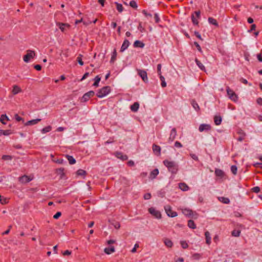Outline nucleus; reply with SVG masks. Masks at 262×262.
<instances>
[{
  "label": "nucleus",
  "instance_id": "cd10ccee",
  "mask_svg": "<svg viewBox=\"0 0 262 262\" xmlns=\"http://www.w3.org/2000/svg\"><path fill=\"white\" fill-rule=\"evenodd\" d=\"M219 200L222 202L223 203H224V204H229L230 203V200L228 198H225V197H223V196H222V197H219Z\"/></svg>",
  "mask_w": 262,
  "mask_h": 262
},
{
  "label": "nucleus",
  "instance_id": "e2e57ef3",
  "mask_svg": "<svg viewBox=\"0 0 262 262\" xmlns=\"http://www.w3.org/2000/svg\"><path fill=\"white\" fill-rule=\"evenodd\" d=\"M190 156L191 157L194 159V160H196V161H198V157L196 155H195V154H190Z\"/></svg>",
  "mask_w": 262,
  "mask_h": 262
},
{
  "label": "nucleus",
  "instance_id": "72a5a7b5",
  "mask_svg": "<svg viewBox=\"0 0 262 262\" xmlns=\"http://www.w3.org/2000/svg\"><path fill=\"white\" fill-rule=\"evenodd\" d=\"M208 21L211 24L215 25V26H218V23L216 20L212 17H209Z\"/></svg>",
  "mask_w": 262,
  "mask_h": 262
},
{
  "label": "nucleus",
  "instance_id": "393cba45",
  "mask_svg": "<svg viewBox=\"0 0 262 262\" xmlns=\"http://www.w3.org/2000/svg\"><path fill=\"white\" fill-rule=\"evenodd\" d=\"M215 174L217 177L222 178L224 175V171L220 169H215Z\"/></svg>",
  "mask_w": 262,
  "mask_h": 262
},
{
  "label": "nucleus",
  "instance_id": "39448f33",
  "mask_svg": "<svg viewBox=\"0 0 262 262\" xmlns=\"http://www.w3.org/2000/svg\"><path fill=\"white\" fill-rule=\"evenodd\" d=\"M149 212L154 216L158 219H160L161 218V212L156 210L154 207H150L148 209Z\"/></svg>",
  "mask_w": 262,
  "mask_h": 262
},
{
  "label": "nucleus",
  "instance_id": "f704fd0d",
  "mask_svg": "<svg viewBox=\"0 0 262 262\" xmlns=\"http://www.w3.org/2000/svg\"><path fill=\"white\" fill-rule=\"evenodd\" d=\"M51 129H52V127L51 126L49 125V126L42 128L41 129V132L42 134H45V133L50 132L51 130Z\"/></svg>",
  "mask_w": 262,
  "mask_h": 262
},
{
  "label": "nucleus",
  "instance_id": "69168bd1",
  "mask_svg": "<svg viewBox=\"0 0 262 262\" xmlns=\"http://www.w3.org/2000/svg\"><path fill=\"white\" fill-rule=\"evenodd\" d=\"M139 247V245L138 244H136L134 246V247L132 249V252H135L137 250V248Z\"/></svg>",
  "mask_w": 262,
  "mask_h": 262
},
{
  "label": "nucleus",
  "instance_id": "9b49d317",
  "mask_svg": "<svg viewBox=\"0 0 262 262\" xmlns=\"http://www.w3.org/2000/svg\"><path fill=\"white\" fill-rule=\"evenodd\" d=\"M115 155L117 158L122 161H124L127 159V156L126 155H123V153L121 152L117 151L115 153Z\"/></svg>",
  "mask_w": 262,
  "mask_h": 262
},
{
  "label": "nucleus",
  "instance_id": "2f4dec72",
  "mask_svg": "<svg viewBox=\"0 0 262 262\" xmlns=\"http://www.w3.org/2000/svg\"><path fill=\"white\" fill-rule=\"evenodd\" d=\"M139 103L138 102H135L132 105V112H137L139 108Z\"/></svg>",
  "mask_w": 262,
  "mask_h": 262
},
{
  "label": "nucleus",
  "instance_id": "bb28decb",
  "mask_svg": "<svg viewBox=\"0 0 262 262\" xmlns=\"http://www.w3.org/2000/svg\"><path fill=\"white\" fill-rule=\"evenodd\" d=\"M191 104L192 106H193V107L196 111H199L200 110V107H199L198 103L194 100L193 99L191 101Z\"/></svg>",
  "mask_w": 262,
  "mask_h": 262
},
{
  "label": "nucleus",
  "instance_id": "bf43d9fd",
  "mask_svg": "<svg viewBox=\"0 0 262 262\" xmlns=\"http://www.w3.org/2000/svg\"><path fill=\"white\" fill-rule=\"evenodd\" d=\"M174 146H175V147H178V148H180V147H182V144L180 142H179V141H176L175 142Z\"/></svg>",
  "mask_w": 262,
  "mask_h": 262
},
{
  "label": "nucleus",
  "instance_id": "4468645a",
  "mask_svg": "<svg viewBox=\"0 0 262 262\" xmlns=\"http://www.w3.org/2000/svg\"><path fill=\"white\" fill-rule=\"evenodd\" d=\"M152 150L154 152L157 156H159L161 154V147L159 145L153 144Z\"/></svg>",
  "mask_w": 262,
  "mask_h": 262
},
{
  "label": "nucleus",
  "instance_id": "f257e3e1",
  "mask_svg": "<svg viewBox=\"0 0 262 262\" xmlns=\"http://www.w3.org/2000/svg\"><path fill=\"white\" fill-rule=\"evenodd\" d=\"M163 164L167 168L168 171L172 174H176L179 170V165L173 161L165 160L163 161Z\"/></svg>",
  "mask_w": 262,
  "mask_h": 262
},
{
  "label": "nucleus",
  "instance_id": "f3484780",
  "mask_svg": "<svg viewBox=\"0 0 262 262\" xmlns=\"http://www.w3.org/2000/svg\"><path fill=\"white\" fill-rule=\"evenodd\" d=\"M159 170L157 168L154 169L150 173L149 175V178L151 180H153L156 178L157 175L159 174Z\"/></svg>",
  "mask_w": 262,
  "mask_h": 262
},
{
  "label": "nucleus",
  "instance_id": "a19ab883",
  "mask_svg": "<svg viewBox=\"0 0 262 262\" xmlns=\"http://www.w3.org/2000/svg\"><path fill=\"white\" fill-rule=\"evenodd\" d=\"M86 173V172L83 169H79L77 171V174L78 176H85Z\"/></svg>",
  "mask_w": 262,
  "mask_h": 262
},
{
  "label": "nucleus",
  "instance_id": "603ef678",
  "mask_svg": "<svg viewBox=\"0 0 262 262\" xmlns=\"http://www.w3.org/2000/svg\"><path fill=\"white\" fill-rule=\"evenodd\" d=\"M116 56H117V52H116V50L115 49L114 50L113 54L112 56V58H111V61L116 59Z\"/></svg>",
  "mask_w": 262,
  "mask_h": 262
},
{
  "label": "nucleus",
  "instance_id": "e433bc0d",
  "mask_svg": "<svg viewBox=\"0 0 262 262\" xmlns=\"http://www.w3.org/2000/svg\"><path fill=\"white\" fill-rule=\"evenodd\" d=\"M160 79L161 81V86L163 88H165L166 86V83L165 81V78L164 77L162 76V75H161L160 76Z\"/></svg>",
  "mask_w": 262,
  "mask_h": 262
},
{
  "label": "nucleus",
  "instance_id": "f8f14e48",
  "mask_svg": "<svg viewBox=\"0 0 262 262\" xmlns=\"http://www.w3.org/2000/svg\"><path fill=\"white\" fill-rule=\"evenodd\" d=\"M177 135V131L176 128H173L170 132V134L169 137V141L172 142L174 140Z\"/></svg>",
  "mask_w": 262,
  "mask_h": 262
},
{
  "label": "nucleus",
  "instance_id": "473e14b6",
  "mask_svg": "<svg viewBox=\"0 0 262 262\" xmlns=\"http://www.w3.org/2000/svg\"><path fill=\"white\" fill-rule=\"evenodd\" d=\"M164 242L165 245L168 247H171L173 245V243L168 238H165Z\"/></svg>",
  "mask_w": 262,
  "mask_h": 262
},
{
  "label": "nucleus",
  "instance_id": "6e6552de",
  "mask_svg": "<svg viewBox=\"0 0 262 262\" xmlns=\"http://www.w3.org/2000/svg\"><path fill=\"white\" fill-rule=\"evenodd\" d=\"M95 95V92L93 91H90L83 95L81 98L82 102H86L90 98L94 96Z\"/></svg>",
  "mask_w": 262,
  "mask_h": 262
},
{
  "label": "nucleus",
  "instance_id": "5701e85b",
  "mask_svg": "<svg viewBox=\"0 0 262 262\" xmlns=\"http://www.w3.org/2000/svg\"><path fill=\"white\" fill-rule=\"evenodd\" d=\"M222 117L220 116H215L214 117V121L216 125H220L222 122Z\"/></svg>",
  "mask_w": 262,
  "mask_h": 262
},
{
  "label": "nucleus",
  "instance_id": "8fccbe9b",
  "mask_svg": "<svg viewBox=\"0 0 262 262\" xmlns=\"http://www.w3.org/2000/svg\"><path fill=\"white\" fill-rule=\"evenodd\" d=\"M154 19H155L156 23H159V21L160 20V17H159V15H158V14L157 13H155V14H154Z\"/></svg>",
  "mask_w": 262,
  "mask_h": 262
},
{
  "label": "nucleus",
  "instance_id": "20e7f679",
  "mask_svg": "<svg viewBox=\"0 0 262 262\" xmlns=\"http://www.w3.org/2000/svg\"><path fill=\"white\" fill-rule=\"evenodd\" d=\"M226 90L227 94L230 99H231L232 101L234 102L237 101L238 97L236 94L235 93V92L232 90H231L229 86H227Z\"/></svg>",
  "mask_w": 262,
  "mask_h": 262
},
{
  "label": "nucleus",
  "instance_id": "13d9d810",
  "mask_svg": "<svg viewBox=\"0 0 262 262\" xmlns=\"http://www.w3.org/2000/svg\"><path fill=\"white\" fill-rule=\"evenodd\" d=\"M15 118L17 121H24L23 119L21 117H20V116H19L17 114L15 115Z\"/></svg>",
  "mask_w": 262,
  "mask_h": 262
},
{
  "label": "nucleus",
  "instance_id": "412c9836",
  "mask_svg": "<svg viewBox=\"0 0 262 262\" xmlns=\"http://www.w3.org/2000/svg\"><path fill=\"white\" fill-rule=\"evenodd\" d=\"M183 213L188 217H191V215H193V211L190 209H184L183 210Z\"/></svg>",
  "mask_w": 262,
  "mask_h": 262
},
{
  "label": "nucleus",
  "instance_id": "7ed1b4c3",
  "mask_svg": "<svg viewBox=\"0 0 262 262\" xmlns=\"http://www.w3.org/2000/svg\"><path fill=\"white\" fill-rule=\"evenodd\" d=\"M27 54L23 57V60L25 62H28L31 58L35 56V53L34 51L30 50H27Z\"/></svg>",
  "mask_w": 262,
  "mask_h": 262
},
{
  "label": "nucleus",
  "instance_id": "5fc2aeb1",
  "mask_svg": "<svg viewBox=\"0 0 262 262\" xmlns=\"http://www.w3.org/2000/svg\"><path fill=\"white\" fill-rule=\"evenodd\" d=\"M194 45L195 46V47H196L198 51L202 53V51L201 48L200 46L199 45V43L195 41L194 42Z\"/></svg>",
  "mask_w": 262,
  "mask_h": 262
},
{
  "label": "nucleus",
  "instance_id": "49530a36",
  "mask_svg": "<svg viewBox=\"0 0 262 262\" xmlns=\"http://www.w3.org/2000/svg\"><path fill=\"white\" fill-rule=\"evenodd\" d=\"M2 159L4 160H11L12 157L10 155H4L2 157Z\"/></svg>",
  "mask_w": 262,
  "mask_h": 262
},
{
  "label": "nucleus",
  "instance_id": "dca6fc26",
  "mask_svg": "<svg viewBox=\"0 0 262 262\" xmlns=\"http://www.w3.org/2000/svg\"><path fill=\"white\" fill-rule=\"evenodd\" d=\"M130 42L127 39H125L120 49V52L124 51L129 46Z\"/></svg>",
  "mask_w": 262,
  "mask_h": 262
},
{
  "label": "nucleus",
  "instance_id": "6e6d98bb",
  "mask_svg": "<svg viewBox=\"0 0 262 262\" xmlns=\"http://www.w3.org/2000/svg\"><path fill=\"white\" fill-rule=\"evenodd\" d=\"M150 198H151V194L150 193H147L144 195V198L145 200H148V199H150Z\"/></svg>",
  "mask_w": 262,
  "mask_h": 262
},
{
  "label": "nucleus",
  "instance_id": "864d4df0",
  "mask_svg": "<svg viewBox=\"0 0 262 262\" xmlns=\"http://www.w3.org/2000/svg\"><path fill=\"white\" fill-rule=\"evenodd\" d=\"M161 64H158V66H157V72H158V74L159 76H161L162 75H161Z\"/></svg>",
  "mask_w": 262,
  "mask_h": 262
},
{
  "label": "nucleus",
  "instance_id": "3c124183",
  "mask_svg": "<svg viewBox=\"0 0 262 262\" xmlns=\"http://www.w3.org/2000/svg\"><path fill=\"white\" fill-rule=\"evenodd\" d=\"M253 192L255 193H258L260 191V188L258 186L254 187L252 188Z\"/></svg>",
  "mask_w": 262,
  "mask_h": 262
},
{
  "label": "nucleus",
  "instance_id": "aec40b11",
  "mask_svg": "<svg viewBox=\"0 0 262 262\" xmlns=\"http://www.w3.org/2000/svg\"><path fill=\"white\" fill-rule=\"evenodd\" d=\"M237 133L240 135L239 137L237 138V140L238 141H242L246 136L245 133L242 129H240Z\"/></svg>",
  "mask_w": 262,
  "mask_h": 262
},
{
  "label": "nucleus",
  "instance_id": "58836bf2",
  "mask_svg": "<svg viewBox=\"0 0 262 262\" xmlns=\"http://www.w3.org/2000/svg\"><path fill=\"white\" fill-rule=\"evenodd\" d=\"M116 5V8L119 12H121L123 11V6L121 4L115 3Z\"/></svg>",
  "mask_w": 262,
  "mask_h": 262
},
{
  "label": "nucleus",
  "instance_id": "ea45409f",
  "mask_svg": "<svg viewBox=\"0 0 262 262\" xmlns=\"http://www.w3.org/2000/svg\"><path fill=\"white\" fill-rule=\"evenodd\" d=\"M0 202L2 204H6L8 203V199L4 198V196H2L0 195Z\"/></svg>",
  "mask_w": 262,
  "mask_h": 262
},
{
  "label": "nucleus",
  "instance_id": "2eb2a0df",
  "mask_svg": "<svg viewBox=\"0 0 262 262\" xmlns=\"http://www.w3.org/2000/svg\"><path fill=\"white\" fill-rule=\"evenodd\" d=\"M22 91L21 88L17 85H14L12 90V93L15 95Z\"/></svg>",
  "mask_w": 262,
  "mask_h": 262
},
{
  "label": "nucleus",
  "instance_id": "052dcab7",
  "mask_svg": "<svg viewBox=\"0 0 262 262\" xmlns=\"http://www.w3.org/2000/svg\"><path fill=\"white\" fill-rule=\"evenodd\" d=\"M194 34L198 38H199L200 39H201V40H203V38L201 37V35L200 34V33L197 32V31H195L194 32Z\"/></svg>",
  "mask_w": 262,
  "mask_h": 262
},
{
  "label": "nucleus",
  "instance_id": "a878e982",
  "mask_svg": "<svg viewBox=\"0 0 262 262\" xmlns=\"http://www.w3.org/2000/svg\"><path fill=\"white\" fill-rule=\"evenodd\" d=\"M205 238H206V243L208 245H210L211 243V237L210 234L208 231H206L205 233Z\"/></svg>",
  "mask_w": 262,
  "mask_h": 262
},
{
  "label": "nucleus",
  "instance_id": "680f3d73",
  "mask_svg": "<svg viewBox=\"0 0 262 262\" xmlns=\"http://www.w3.org/2000/svg\"><path fill=\"white\" fill-rule=\"evenodd\" d=\"M255 28H256V25L255 24H252L251 26V28L249 30H248V32H251V31H252L253 30H255Z\"/></svg>",
  "mask_w": 262,
  "mask_h": 262
},
{
  "label": "nucleus",
  "instance_id": "6ab92c4d",
  "mask_svg": "<svg viewBox=\"0 0 262 262\" xmlns=\"http://www.w3.org/2000/svg\"><path fill=\"white\" fill-rule=\"evenodd\" d=\"M133 46L135 48H143L144 47L145 44L140 40H136L134 42Z\"/></svg>",
  "mask_w": 262,
  "mask_h": 262
},
{
  "label": "nucleus",
  "instance_id": "4d7b16f0",
  "mask_svg": "<svg viewBox=\"0 0 262 262\" xmlns=\"http://www.w3.org/2000/svg\"><path fill=\"white\" fill-rule=\"evenodd\" d=\"M61 215V213L60 212H57L54 216L53 218L55 219H58Z\"/></svg>",
  "mask_w": 262,
  "mask_h": 262
},
{
  "label": "nucleus",
  "instance_id": "ddd939ff",
  "mask_svg": "<svg viewBox=\"0 0 262 262\" xmlns=\"http://www.w3.org/2000/svg\"><path fill=\"white\" fill-rule=\"evenodd\" d=\"M56 25L59 27V28L61 30L62 32H64L65 30V28H69L70 26L68 24H64L62 23H56Z\"/></svg>",
  "mask_w": 262,
  "mask_h": 262
},
{
  "label": "nucleus",
  "instance_id": "a18cd8bd",
  "mask_svg": "<svg viewBox=\"0 0 262 262\" xmlns=\"http://www.w3.org/2000/svg\"><path fill=\"white\" fill-rule=\"evenodd\" d=\"M237 168L235 165H232L231 167V170L234 174H236L237 173Z\"/></svg>",
  "mask_w": 262,
  "mask_h": 262
},
{
  "label": "nucleus",
  "instance_id": "1a4fd4ad",
  "mask_svg": "<svg viewBox=\"0 0 262 262\" xmlns=\"http://www.w3.org/2000/svg\"><path fill=\"white\" fill-rule=\"evenodd\" d=\"M32 179L33 178L30 176L24 175L23 176L19 178V181L21 183H27L31 181Z\"/></svg>",
  "mask_w": 262,
  "mask_h": 262
},
{
  "label": "nucleus",
  "instance_id": "338daca9",
  "mask_svg": "<svg viewBox=\"0 0 262 262\" xmlns=\"http://www.w3.org/2000/svg\"><path fill=\"white\" fill-rule=\"evenodd\" d=\"M256 102L258 104L262 105V98H261L259 97V98H257Z\"/></svg>",
  "mask_w": 262,
  "mask_h": 262
},
{
  "label": "nucleus",
  "instance_id": "c9c22d12",
  "mask_svg": "<svg viewBox=\"0 0 262 262\" xmlns=\"http://www.w3.org/2000/svg\"><path fill=\"white\" fill-rule=\"evenodd\" d=\"M94 80H95V82L93 84V85L97 87L98 86L99 82H100V81L101 80V78L98 75V76H96Z\"/></svg>",
  "mask_w": 262,
  "mask_h": 262
},
{
  "label": "nucleus",
  "instance_id": "4be33fe9",
  "mask_svg": "<svg viewBox=\"0 0 262 262\" xmlns=\"http://www.w3.org/2000/svg\"><path fill=\"white\" fill-rule=\"evenodd\" d=\"M179 188L182 191H187L189 189L188 186L185 183H180L179 184Z\"/></svg>",
  "mask_w": 262,
  "mask_h": 262
},
{
  "label": "nucleus",
  "instance_id": "de8ad7c7",
  "mask_svg": "<svg viewBox=\"0 0 262 262\" xmlns=\"http://www.w3.org/2000/svg\"><path fill=\"white\" fill-rule=\"evenodd\" d=\"M181 245L183 249H186L188 247L187 243L185 241H181Z\"/></svg>",
  "mask_w": 262,
  "mask_h": 262
},
{
  "label": "nucleus",
  "instance_id": "37998d69",
  "mask_svg": "<svg viewBox=\"0 0 262 262\" xmlns=\"http://www.w3.org/2000/svg\"><path fill=\"white\" fill-rule=\"evenodd\" d=\"M77 61H78L80 65H83V62L82 60V55L81 54L79 55V56L77 57Z\"/></svg>",
  "mask_w": 262,
  "mask_h": 262
},
{
  "label": "nucleus",
  "instance_id": "0eeeda50",
  "mask_svg": "<svg viewBox=\"0 0 262 262\" xmlns=\"http://www.w3.org/2000/svg\"><path fill=\"white\" fill-rule=\"evenodd\" d=\"M164 209L168 216L173 217L178 215V214L176 212L172 210L170 206L167 205L165 206Z\"/></svg>",
  "mask_w": 262,
  "mask_h": 262
},
{
  "label": "nucleus",
  "instance_id": "c85d7f7f",
  "mask_svg": "<svg viewBox=\"0 0 262 262\" xmlns=\"http://www.w3.org/2000/svg\"><path fill=\"white\" fill-rule=\"evenodd\" d=\"M188 226L191 229H194L196 228V225L194 221L192 220H190L188 221Z\"/></svg>",
  "mask_w": 262,
  "mask_h": 262
},
{
  "label": "nucleus",
  "instance_id": "c03bdc74",
  "mask_svg": "<svg viewBox=\"0 0 262 262\" xmlns=\"http://www.w3.org/2000/svg\"><path fill=\"white\" fill-rule=\"evenodd\" d=\"M191 19H192V21L193 24V25H198L199 24V21L198 20L195 18L194 16V14H192L191 15Z\"/></svg>",
  "mask_w": 262,
  "mask_h": 262
},
{
  "label": "nucleus",
  "instance_id": "09e8293b",
  "mask_svg": "<svg viewBox=\"0 0 262 262\" xmlns=\"http://www.w3.org/2000/svg\"><path fill=\"white\" fill-rule=\"evenodd\" d=\"M111 225L113 226L117 229H119L120 227V224L117 222L111 223Z\"/></svg>",
  "mask_w": 262,
  "mask_h": 262
},
{
  "label": "nucleus",
  "instance_id": "0e129e2a",
  "mask_svg": "<svg viewBox=\"0 0 262 262\" xmlns=\"http://www.w3.org/2000/svg\"><path fill=\"white\" fill-rule=\"evenodd\" d=\"M63 170H64V169L63 168H59L57 170V172L58 173V174H63Z\"/></svg>",
  "mask_w": 262,
  "mask_h": 262
},
{
  "label": "nucleus",
  "instance_id": "b1692460",
  "mask_svg": "<svg viewBox=\"0 0 262 262\" xmlns=\"http://www.w3.org/2000/svg\"><path fill=\"white\" fill-rule=\"evenodd\" d=\"M115 251V248L113 246H111L104 249V252L107 254H110Z\"/></svg>",
  "mask_w": 262,
  "mask_h": 262
},
{
  "label": "nucleus",
  "instance_id": "4c0bfd02",
  "mask_svg": "<svg viewBox=\"0 0 262 262\" xmlns=\"http://www.w3.org/2000/svg\"><path fill=\"white\" fill-rule=\"evenodd\" d=\"M241 233V231L239 230H234L232 231V235L235 237H238L239 236Z\"/></svg>",
  "mask_w": 262,
  "mask_h": 262
},
{
  "label": "nucleus",
  "instance_id": "774afa93",
  "mask_svg": "<svg viewBox=\"0 0 262 262\" xmlns=\"http://www.w3.org/2000/svg\"><path fill=\"white\" fill-rule=\"evenodd\" d=\"M257 58L260 62H262V56L260 53L257 54Z\"/></svg>",
  "mask_w": 262,
  "mask_h": 262
},
{
  "label": "nucleus",
  "instance_id": "79ce46f5",
  "mask_svg": "<svg viewBox=\"0 0 262 262\" xmlns=\"http://www.w3.org/2000/svg\"><path fill=\"white\" fill-rule=\"evenodd\" d=\"M11 134V131L10 130H2V135L8 136Z\"/></svg>",
  "mask_w": 262,
  "mask_h": 262
},
{
  "label": "nucleus",
  "instance_id": "a211bd4d",
  "mask_svg": "<svg viewBox=\"0 0 262 262\" xmlns=\"http://www.w3.org/2000/svg\"><path fill=\"white\" fill-rule=\"evenodd\" d=\"M41 121L40 119H36L27 121L25 125L26 126L33 125L37 124Z\"/></svg>",
  "mask_w": 262,
  "mask_h": 262
},
{
  "label": "nucleus",
  "instance_id": "9d476101",
  "mask_svg": "<svg viewBox=\"0 0 262 262\" xmlns=\"http://www.w3.org/2000/svg\"><path fill=\"white\" fill-rule=\"evenodd\" d=\"M211 127L209 124H201L199 128V130L200 132L203 131H208L211 130Z\"/></svg>",
  "mask_w": 262,
  "mask_h": 262
},
{
  "label": "nucleus",
  "instance_id": "f03ea898",
  "mask_svg": "<svg viewBox=\"0 0 262 262\" xmlns=\"http://www.w3.org/2000/svg\"><path fill=\"white\" fill-rule=\"evenodd\" d=\"M111 92V88L108 86L103 87L99 90L96 95L99 98H102L106 96Z\"/></svg>",
  "mask_w": 262,
  "mask_h": 262
},
{
  "label": "nucleus",
  "instance_id": "c756f323",
  "mask_svg": "<svg viewBox=\"0 0 262 262\" xmlns=\"http://www.w3.org/2000/svg\"><path fill=\"white\" fill-rule=\"evenodd\" d=\"M195 61L197 66L200 68L201 70H202V71H205V67L201 62L200 61H199L197 58H195Z\"/></svg>",
  "mask_w": 262,
  "mask_h": 262
},
{
  "label": "nucleus",
  "instance_id": "7c9ffc66",
  "mask_svg": "<svg viewBox=\"0 0 262 262\" xmlns=\"http://www.w3.org/2000/svg\"><path fill=\"white\" fill-rule=\"evenodd\" d=\"M66 157L70 164H74L75 163L76 160L72 156L66 155Z\"/></svg>",
  "mask_w": 262,
  "mask_h": 262
},
{
  "label": "nucleus",
  "instance_id": "423d86ee",
  "mask_svg": "<svg viewBox=\"0 0 262 262\" xmlns=\"http://www.w3.org/2000/svg\"><path fill=\"white\" fill-rule=\"evenodd\" d=\"M138 74L140 76L143 81L147 83L148 82L147 74L145 71L143 70L137 69Z\"/></svg>",
  "mask_w": 262,
  "mask_h": 262
}]
</instances>
